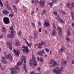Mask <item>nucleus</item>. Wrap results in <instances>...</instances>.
<instances>
[{
  "label": "nucleus",
  "instance_id": "nucleus-1",
  "mask_svg": "<svg viewBox=\"0 0 74 74\" xmlns=\"http://www.w3.org/2000/svg\"><path fill=\"white\" fill-rule=\"evenodd\" d=\"M21 64H22L23 62V60L24 61V69L25 70V72L27 73V69H26V57L25 56H23L21 57Z\"/></svg>",
  "mask_w": 74,
  "mask_h": 74
},
{
  "label": "nucleus",
  "instance_id": "nucleus-2",
  "mask_svg": "<svg viewBox=\"0 0 74 74\" xmlns=\"http://www.w3.org/2000/svg\"><path fill=\"white\" fill-rule=\"evenodd\" d=\"M56 69H57V70H54L53 71V72L54 73H56V74H61V71H63V67H61V69H59L58 67H56Z\"/></svg>",
  "mask_w": 74,
  "mask_h": 74
},
{
  "label": "nucleus",
  "instance_id": "nucleus-3",
  "mask_svg": "<svg viewBox=\"0 0 74 74\" xmlns=\"http://www.w3.org/2000/svg\"><path fill=\"white\" fill-rule=\"evenodd\" d=\"M15 70H19V67L17 65H16L15 66V68H11L10 69V70L12 71H11V74H16L17 73L16 72V71Z\"/></svg>",
  "mask_w": 74,
  "mask_h": 74
},
{
  "label": "nucleus",
  "instance_id": "nucleus-4",
  "mask_svg": "<svg viewBox=\"0 0 74 74\" xmlns=\"http://www.w3.org/2000/svg\"><path fill=\"white\" fill-rule=\"evenodd\" d=\"M49 64H53L51 66V67H53L56 66H58L59 64H57V62L55 60L52 59L51 60V62L49 63Z\"/></svg>",
  "mask_w": 74,
  "mask_h": 74
},
{
  "label": "nucleus",
  "instance_id": "nucleus-5",
  "mask_svg": "<svg viewBox=\"0 0 74 74\" xmlns=\"http://www.w3.org/2000/svg\"><path fill=\"white\" fill-rule=\"evenodd\" d=\"M22 48L24 49H23V51L24 52H25L26 53H28V52H30V50H29L28 47L23 46Z\"/></svg>",
  "mask_w": 74,
  "mask_h": 74
},
{
  "label": "nucleus",
  "instance_id": "nucleus-6",
  "mask_svg": "<svg viewBox=\"0 0 74 74\" xmlns=\"http://www.w3.org/2000/svg\"><path fill=\"white\" fill-rule=\"evenodd\" d=\"M3 21L5 24H8L10 23V21L8 18L5 17L3 18Z\"/></svg>",
  "mask_w": 74,
  "mask_h": 74
},
{
  "label": "nucleus",
  "instance_id": "nucleus-7",
  "mask_svg": "<svg viewBox=\"0 0 74 74\" xmlns=\"http://www.w3.org/2000/svg\"><path fill=\"white\" fill-rule=\"evenodd\" d=\"M32 60L34 62L33 64L35 66H37V61H36V59H35V58H34V55L33 54L32 55Z\"/></svg>",
  "mask_w": 74,
  "mask_h": 74
},
{
  "label": "nucleus",
  "instance_id": "nucleus-8",
  "mask_svg": "<svg viewBox=\"0 0 74 74\" xmlns=\"http://www.w3.org/2000/svg\"><path fill=\"white\" fill-rule=\"evenodd\" d=\"M7 45H8V47L9 48L10 50H12V42H10L9 43L7 42Z\"/></svg>",
  "mask_w": 74,
  "mask_h": 74
},
{
  "label": "nucleus",
  "instance_id": "nucleus-9",
  "mask_svg": "<svg viewBox=\"0 0 74 74\" xmlns=\"http://www.w3.org/2000/svg\"><path fill=\"white\" fill-rule=\"evenodd\" d=\"M15 36V34H14V33H12L11 32V34H9L7 36V37L9 38H13V37H14Z\"/></svg>",
  "mask_w": 74,
  "mask_h": 74
},
{
  "label": "nucleus",
  "instance_id": "nucleus-10",
  "mask_svg": "<svg viewBox=\"0 0 74 74\" xmlns=\"http://www.w3.org/2000/svg\"><path fill=\"white\" fill-rule=\"evenodd\" d=\"M5 56L6 59H9V60H12V57L10 54H8L6 56L5 55Z\"/></svg>",
  "mask_w": 74,
  "mask_h": 74
},
{
  "label": "nucleus",
  "instance_id": "nucleus-11",
  "mask_svg": "<svg viewBox=\"0 0 74 74\" xmlns=\"http://www.w3.org/2000/svg\"><path fill=\"white\" fill-rule=\"evenodd\" d=\"M57 20H58V21H60V22H62V23H65V22L64 21H63V20H62V18H60V17H59V15H58L57 17Z\"/></svg>",
  "mask_w": 74,
  "mask_h": 74
},
{
  "label": "nucleus",
  "instance_id": "nucleus-12",
  "mask_svg": "<svg viewBox=\"0 0 74 74\" xmlns=\"http://www.w3.org/2000/svg\"><path fill=\"white\" fill-rule=\"evenodd\" d=\"M13 51L15 55H16L17 56H19V55L20 52L19 51H16L15 49L13 50Z\"/></svg>",
  "mask_w": 74,
  "mask_h": 74
},
{
  "label": "nucleus",
  "instance_id": "nucleus-13",
  "mask_svg": "<svg viewBox=\"0 0 74 74\" xmlns=\"http://www.w3.org/2000/svg\"><path fill=\"white\" fill-rule=\"evenodd\" d=\"M58 32H59V34L60 36H62V28H60L59 27H58Z\"/></svg>",
  "mask_w": 74,
  "mask_h": 74
},
{
  "label": "nucleus",
  "instance_id": "nucleus-14",
  "mask_svg": "<svg viewBox=\"0 0 74 74\" xmlns=\"http://www.w3.org/2000/svg\"><path fill=\"white\" fill-rule=\"evenodd\" d=\"M43 53H45L44 51H42L37 53L38 55H40V56H44Z\"/></svg>",
  "mask_w": 74,
  "mask_h": 74
},
{
  "label": "nucleus",
  "instance_id": "nucleus-15",
  "mask_svg": "<svg viewBox=\"0 0 74 74\" xmlns=\"http://www.w3.org/2000/svg\"><path fill=\"white\" fill-rule=\"evenodd\" d=\"M10 30L11 31L12 34V33H13V34H15V30H14V28H13L12 26H11L10 28Z\"/></svg>",
  "mask_w": 74,
  "mask_h": 74
},
{
  "label": "nucleus",
  "instance_id": "nucleus-16",
  "mask_svg": "<svg viewBox=\"0 0 74 74\" xmlns=\"http://www.w3.org/2000/svg\"><path fill=\"white\" fill-rule=\"evenodd\" d=\"M38 35V32L37 31H35L34 32V36L35 38L36 39L38 38V37H37V35Z\"/></svg>",
  "mask_w": 74,
  "mask_h": 74
},
{
  "label": "nucleus",
  "instance_id": "nucleus-17",
  "mask_svg": "<svg viewBox=\"0 0 74 74\" xmlns=\"http://www.w3.org/2000/svg\"><path fill=\"white\" fill-rule=\"evenodd\" d=\"M25 43L29 47H30L31 46H32V43L31 42H30V44H29L28 43V42L26 40V39H25Z\"/></svg>",
  "mask_w": 74,
  "mask_h": 74
},
{
  "label": "nucleus",
  "instance_id": "nucleus-18",
  "mask_svg": "<svg viewBox=\"0 0 74 74\" xmlns=\"http://www.w3.org/2000/svg\"><path fill=\"white\" fill-rule=\"evenodd\" d=\"M65 49H64V48L62 47L61 48V49L59 50V52H60L61 53H63V52L64 51H65Z\"/></svg>",
  "mask_w": 74,
  "mask_h": 74
},
{
  "label": "nucleus",
  "instance_id": "nucleus-19",
  "mask_svg": "<svg viewBox=\"0 0 74 74\" xmlns=\"http://www.w3.org/2000/svg\"><path fill=\"white\" fill-rule=\"evenodd\" d=\"M3 13L4 14H5V15H7L9 13V12L6 10H4L3 12Z\"/></svg>",
  "mask_w": 74,
  "mask_h": 74
},
{
  "label": "nucleus",
  "instance_id": "nucleus-20",
  "mask_svg": "<svg viewBox=\"0 0 74 74\" xmlns=\"http://www.w3.org/2000/svg\"><path fill=\"white\" fill-rule=\"evenodd\" d=\"M2 62H3L4 64H5L7 63V61L5 60V57H3L2 58Z\"/></svg>",
  "mask_w": 74,
  "mask_h": 74
},
{
  "label": "nucleus",
  "instance_id": "nucleus-21",
  "mask_svg": "<svg viewBox=\"0 0 74 74\" xmlns=\"http://www.w3.org/2000/svg\"><path fill=\"white\" fill-rule=\"evenodd\" d=\"M56 34V30L54 29L53 30L52 34L53 36H55Z\"/></svg>",
  "mask_w": 74,
  "mask_h": 74
},
{
  "label": "nucleus",
  "instance_id": "nucleus-22",
  "mask_svg": "<svg viewBox=\"0 0 74 74\" xmlns=\"http://www.w3.org/2000/svg\"><path fill=\"white\" fill-rule=\"evenodd\" d=\"M12 7L14 8V11L15 12H17V8H16V6L14 5H12Z\"/></svg>",
  "mask_w": 74,
  "mask_h": 74
},
{
  "label": "nucleus",
  "instance_id": "nucleus-23",
  "mask_svg": "<svg viewBox=\"0 0 74 74\" xmlns=\"http://www.w3.org/2000/svg\"><path fill=\"white\" fill-rule=\"evenodd\" d=\"M45 25L46 26H49V23L45 22V23L44 24V26H45Z\"/></svg>",
  "mask_w": 74,
  "mask_h": 74
},
{
  "label": "nucleus",
  "instance_id": "nucleus-24",
  "mask_svg": "<svg viewBox=\"0 0 74 74\" xmlns=\"http://www.w3.org/2000/svg\"><path fill=\"white\" fill-rule=\"evenodd\" d=\"M2 32H6V29H5V28L4 27H2V29L1 30Z\"/></svg>",
  "mask_w": 74,
  "mask_h": 74
},
{
  "label": "nucleus",
  "instance_id": "nucleus-25",
  "mask_svg": "<svg viewBox=\"0 0 74 74\" xmlns=\"http://www.w3.org/2000/svg\"><path fill=\"white\" fill-rule=\"evenodd\" d=\"M16 46L19 45V42L18 40L16 41Z\"/></svg>",
  "mask_w": 74,
  "mask_h": 74
},
{
  "label": "nucleus",
  "instance_id": "nucleus-26",
  "mask_svg": "<svg viewBox=\"0 0 74 74\" xmlns=\"http://www.w3.org/2000/svg\"><path fill=\"white\" fill-rule=\"evenodd\" d=\"M67 34L69 36H70L71 34L70 33V31L69 29H68V31L67 32Z\"/></svg>",
  "mask_w": 74,
  "mask_h": 74
},
{
  "label": "nucleus",
  "instance_id": "nucleus-27",
  "mask_svg": "<svg viewBox=\"0 0 74 74\" xmlns=\"http://www.w3.org/2000/svg\"><path fill=\"white\" fill-rule=\"evenodd\" d=\"M41 45H45L47 44L45 42L43 41H41Z\"/></svg>",
  "mask_w": 74,
  "mask_h": 74
},
{
  "label": "nucleus",
  "instance_id": "nucleus-28",
  "mask_svg": "<svg viewBox=\"0 0 74 74\" xmlns=\"http://www.w3.org/2000/svg\"><path fill=\"white\" fill-rule=\"evenodd\" d=\"M61 64H67V62L66 61H63L61 62Z\"/></svg>",
  "mask_w": 74,
  "mask_h": 74
},
{
  "label": "nucleus",
  "instance_id": "nucleus-29",
  "mask_svg": "<svg viewBox=\"0 0 74 74\" xmlns=\"http://www.w3.org/2000/svg\"><path fill=\"white\" fill-rule=\"evenodd\" d=\"M48 5H49L51 7H52V5H53V2H52L51 3H48Z\"/></svg>",
  "mask_w": 74,
  "mask_h": 74
},
{
  "label": "nucleus",
  "instance_id": "nucleus-30",
  "mask_svg": "<svg viewBox=\"0 0 74 74\" xmlns=\"http://www.w3.org/2000/svg\"><path fill=\"white\" fill-rule=\"evenodd\" d=\"M0 5L1 7L3 6V4L1 1V0H0Z\"/></svg>",
  "mask_w": 74,
  "mask_h": 74
},
{
  "label": "nucleus",
  "instance_id": "nucleus-31",
  "mask_svg": "<svg viewBox=\"0 0 74 74\" xmlns=\"http://www.w3.org/2000/svg\"><path fill=\"white\" fill-rule=\"evenodd\" d=\"M38 48H42V45H41V44L40 43L39 44Z\"/></svg>",
  "mask_w": 74,
  "mask_h": 74
},
{
  "label": "nucleus",
  "instance_id": "nucleus-32",
  "mask_svg": "<svg viewBox=\"0 0 74 74\" xmlns=\"http://www.w3.org/2000/svg\"><path fill=\"white\" fill-rule=\"evenodd\" d=\"M71 15L72 16H74V12L73 11H71Z\"/></svg>",
  "mask_w": 74,
  "mask_h": 74
},
{
  "label": "nucleus",
  "instance_id": "nucleus-33",
  "mask_svg": "<svg viewBox=\"0 0 74 74\" xmlns=\"http://www.w3.org/2000/svg\"><path fill=\"white\" fill-rule=\"evenodd\" d=\"M67 5L68 8H70V4L69 3H67Z\"/></svg>",
  "mask_w": 74,
  "mask_h": 74
},
{
  "label": "nucleus",
  "instance_id": "nucleus-34",
  "mask_svg": "<svg viewBox=\"0 0 74 74\" xmlns=\"http://www.w3.org/2000/svg\"><path fill=\"white\" fill-rule=\"evenodd\" d=\"M31 24L33 26V28H34V27H35V24L33 23H32Z\"/></svg>",
  "mask_w": 74,
  "mask_h": 74
},
{
  "label": "nucleus",
  "instance_id": "nucleus-35",
  "mask_svg": "<svg viewBox=\"0 0 74 74\" xmlns=\"http://www.w3.org/2000/svg\"><path fill=\"white\" fill-rule=\"evenodd\" d=\"M21 64H22V63L19 62H18L17 63V65L18 66H21Z\"/></svg>",
  "mask_w": 74,
  "mask_h": 74
},
{
  "label": "nucleus",
  "instance_id": "nucleus-36",
  "mask_svg": "<svg viewBox=\"0 0 74 74\" xmlns=\"http://www.w3.org/2000/svg\"><path fill=\"white\" fill-rule=\"evenodd\" d=\"M9 16H10L11 17H14V14H9Z\"/></svg>",
  "mask_w": 74,
  "mask_h": 74
},
{
  "label": "nucleus",
  "instance_id": "nucleus-37",
  "mask_svg": "<svg viewBox=\"0 0 74 74\" xmlns=\"http://www.w3.org/2000/svg\"><path fill=\"white\" fill-rule=\"evenodd\" d=\"M32 60H30V63H29V64L31 66H32Z\"/></svg>",
  "mask_w": 74,
  "mask_h": 74
},
{
  "label": "nucleus",
  "instance_id": "nucleus-38",
  "mask_svg": "<svg viewBox=\"0 0 74 74\" xmlns=\"http://www.w3.org/2000/svg\"><path fill=\"white\" fill-rule=\"evenodd\" d=\"M66 40L68 41H70V38H69L68 37H67L66 38Z\"/></svg>",
  "mask_w": 74,
  "mask_h": 74
},
{
  "label": "nucleus",
  "instance_id": "nucleus-39",
  "mask_svg": "<svg viewBox=\"0 0 74 74\" xmlns=\"http://www.w3.org/2000/svg\"><path fill=\"white\" fill-rule=\"evenodd\" d=\"M45 51L47 52H49V49L47 48L45 49Z\"/></svg>",
  "mask_w": 74,
  "mask_h": 74
},
{
  "label": "nucleus",
  "instance_id": "nucleus-40",
  "mask_svg": "<svg viewBox=\"0 0 74 74\" xmlns=\"http://www.w3.org/2000/svg\"><path fill=\"white\" fill-rule=\"evenodd\" d=\"M46 12H47V10H44L43 11V14L46 13Z\"/></svg>",
  "mask_w": 74,
  "mask_h": 74
},
{
  "label": "nucleus",
  "instance_id": "nucleus-41",
  "mask_svg": "<svg viewBox=\"0 0 74 74\" xmlns=\"http://www.w3.org/2000/svg\"><path fill=\"white\" fill-rule=\"evenodd\" d=\"M51 0L52 1L53 3H56V1H57V0Z\"/></svg>",
  "mask_w": 74,
  "mask_h": 74
},
{
  "label": "nucleus",
  "instance_id": "nucleus-42",
  "mask_svg": "<svg viewBox=\"0 0 74 74\" xmlns=\"http://www.w3.org/2000/svg\"><path fill=\"white\" fill-rule=\"evenodd\" d=\"M40 60L41 62H43V59L42 58H40Z\"/></svg>",
  "mask_w": 74,
  "mask_h": 74
},
{
  "label": "nucleus",
  "instance_id": "nucleus-43",
  "mask_svg": "<svg viewBox=\"0 0 74 74\" xmlns=\"http://www.w3.org/2000/svg\"><path fill=\"white\" fill-rule=\"evenodd\" d=\"M53 27L54 29H56V26H55V24H54L53 25Z\"/></svg>",
  "mask_w": 74,
  "mask_h": 74
},
{
  "label": "nucleus",
  "instance_id": "nucleus-44",
  "mask_svg": "<svg viewBox=\"0 0 74 74\" xmlns=\"http://www.w3.org/2000/svg\"><path fill=\"white\" fill-rule=\"evenodd\" d=\"M29 40L30 41H31V40H32V38H33V37H32L31 36H29Z\"/></svg>",
  "mask_w": 74,
  "mask_h": 74
},
{
  "label": "nucleus",
  "instance_id": "nucleus-45",
  "mask_svg": "<svg viewBox=\"0 0 74 74\" xmlns=\"http://www.w3.org/2000/svg\"><path fill=\"white\" fill-rule=\"evenodd\" d=\"M21 34V32H18V36H20V35Z\"/></svg>",
  "mask_w": 74,
  "mask_h": 74
},
{
  "label": "nucleus",
  "instance_id": "nucleus-46",
  "mask_svg": "<svg viewBox=\"0 0 74 74\" xmlns=\"http://www.w3.org/2000/svg\"><path fill=\"white\" fill-rule=\"evenodd\" d=\"M53 14L54 15H57V12H54Z\"/></svg>",
  "mask_w": 74,
  "mask_h": 74
},
{
  "label": "nucleus",
  "instance_id": "nucleus-47",
  "mask_svg": "<svg viewBox=\"0 0 74 74\" xmlns=\"http://www.w3.org/2000/svg\"><path fill=\"white\" fill-rule=\"evenodd\" d=\"M62 14L64 15H66V13L63 12V11L62 12Z\"/></svg>",
  "mask_w": 74,
  "mask_h": 74
},
{
  "label": "nucleus",
  "instance_id": "nucleus-48",
  "mask_svg": "<svg viewBox=\"0 0 74 74\" xmlns=\"http://www.w3.org/2000/svg\"><path fill=\"white\" fill-rule=\"evenodd\" d=\"M38 24L39 25V26H41V22H38Z\"/></svg>",
  "mask_w": 74,
  "mask_h": 74
},
{
  "label": "nucleus",
  "instance_id": "nucleus-49",
  "mask_svg": "<svg viewBox=\"0 0 74 74\" xmlns=\"http://www.w3.org/2000/svg\"><path fill=\"white\" fill-rule=\"evenodd\" d=\"M8 8L9 10H11L12 9L11 8V7H10V6L8 7Z\"/></svg>",
  "mask_w": 74,
  "mask_h": 74
},
{
  "label": "nucleus",
  "instance_id": "nucleus-50",
  "mask_svg": "<svg viewBox=\"0 0 74 74\" xmlns=\"http://www.w3.org/2000/svg\"><path fill=\"white\" fill-rule=\"evenodd\" d=\"M40 67H38L37 69V70H38V71H40Z\"/></svg>",
  "mask_w": 74,
  "mask_h": 74
},
{
  "label": "nucleus",
  "instance_id": "nucleus-51",
  "mask_svg": "<svg viewBox=\"0 0 74 74\" xmlns=\"http://www.w3.org/2000/svg\"><path fill=\"white\" fill-rule=\"evenodd\" d=\"M41 28H40L39 29V32H41Z\"/></svg>",
  "mask_w": 74,
  "mask_h": 74
},
{
  "label": "nucleus",
  "instance_id": "nucleus-52",
  "mask_svg": "<svg viewBox=\"0 0 74 74\" xmlns=\"http://www.w3.org/2000/svg\"><path fill=\"white\" fill-rule=\"evenodd\" d=\"M38 3V0H36V1H35V4H36V3Z\"/></svg>",
  "mask_w": 74,
  "mask_h": 74
},
{
  "label": "nucleus",
  "instance_id": "nucleus-53",
  "mask_svg": "<svg viewBox=\"0 0 74 74\" xmlns=\"http://www.w3.org/2000/svg\"><path fill=\"white\" fill-rule=\"evenodd\" d=\"M34 72H31L30 74H34Z\"/></svg>",
  "mask_w": 74,
  "mask_h": 74
},
{
  "label": "nucleus",
  "instance_id": "nucleus-54",
  "mask_svg": "<svg viewBox=\"0 0 74 74\" xmlns=\"http://www.w3.org/2000/svg\"><path fill=\"white\" fill-rule=\"evenodd\" d=\"M19 0H17L16 1V3H19Z\"/></svg>",
  "mask_w": 74,
  "mask_h": 74
},
{
  "label": "nucleus",
  "instance_id": "nucleus-55",
  "mask_svg": "<svg viewBox=\"0 0 74 74\" xmlns=\"http://www.w3.org/2000/svg\"><path fill=\"white\" fill-rule=\"evenodd\" d=\"M37 58L38 61V62H39V61H40V59L39 58V57H37Z\"/></svg>",
  "mask_w": 74,
  "mask_h": 74
},
{
  "label": "nucleus",
  "instance_id": "nucleus-56",
  "mask_svg": "<svg viewBox=\"0 0 74 74\" xmlns=\"http://www.w3.org/2000/svg\"><path fill=\"white\" fill-rule=\"evenodd\" d=\"M6 7H7V8H8V7H9V6L8 5V4H6Z\"/></svg>",
  "mask_w": 74,
  "mask_h": 74
},
{
  "label": "nucleus",
  "instance_id": "nucleus-57",
  "mask_svg": "<svg viewBox=\"0 0 74 74\" xmlns=\"http://www.w3.org/2000/svg\"><path fill=\"white\" fill-rule=\"evenodd\" d=\"M72 26L73 27H74V23H72Z\"/></svg>",
  "mask_w": 74,
  "mask_h": 74
},
{
  "label": "nucleus",
  "instance_id": "nucleus-58",
  "mask_svg": "<svg viewBox=\"0 0 74 74\" xmlns=\"http://www.w3.org/2000/svg\"><path fill=\"white\" fill-rule=\"evenodd\" d=\"M72 18L73 19L74 21V16H72Z\"/></svg>",
  "mask_w": 74,
  "mask_h": 74
},
{
  "label": "nucleus",
  "instance_id": "nucleus-59",
  "mask_svg": "<svg viewBox=\"0 0 74 74\" xmlns=\"http://www.w3.org/2000/svg\"><path fill=\"white\" fill-rule=\"evenodd\" d=\"M11 13H12V14H14V12H13L12 10L11 11Z\"/></svg>",
  "mask_w": 74,
  "mask_h": 74
},
{
  "label": "nucleus",
  "instance_id": "nucleus-60",
  "mask_svg": "<svg viewBox=\"0 0 74 74\" xmlns=\"http://www.w3.org/2000/svg\"><path fill=\"white\" fill-rule=\"evenodd\" d=\"M32 3H34V1L33 0H32Z\"/></svg>",
  "mask_w": 74,
  "mask_h": 74
},
{
  "label": "nucleus",
  "instance_id": "nucleus-61",
  "mask_svg": "<svg viewBox=\"0 0 74 74\" xmlns=\"http://www.w3.org/2000/svg\"><path fill=\"white\" fill-rule=\"evenodd\" d=\"M3 38V35L0 36V38Z\"/></svg>",
  "mask_w": 74,
  "mask_h": 74
},
{
  "label": "nucleus",
  "instance_id": "nucleus-62",
  "mask_svg": "<svg viewBox=\"0 0 74 74\" xmlns=\"http://www.w3.org/2000/svg\"><path fill=\"white\" fill-rule=\"evenodd\" d=\"M72 64H74V61L73 60L72 62Z\"/></svg>",
  "mask_w": 74,
  "mask_h": 74
},
{
  "label": "nucleus",
  "instance_id": "nucleus-63",
  "mask_svg": "<svg viewBox=\"0 0 74 74\" xmlns=\"http://www.w3.org/2000/svg\"><path fill=\"white\" fill-rule=\"evenodd\" d=\"M34 12H32V14H34Z\"/></svg>",
  "mask_w": 74,
  "mask_h": 74
},
{
  "label": "nucleus",
  "instance_id": "nucleus-64",
  "mask_svg": "<svg viewBox=\"0 0 74 74\" xmlns=\"http://www.w3.org/2000/svg\"><path fill=\"white\" fill-rule=\"evenodd\" d=\"M70 10H72L73 9V8L72 7H71L70 8Z\"/></svg>",
  "mask_w": 74,
  "mask_h": 74
}]
</instances>
